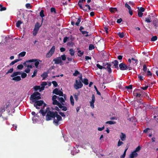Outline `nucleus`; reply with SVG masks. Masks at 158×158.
<instances>
[{
	"instance_id": "bb28decb",
	"label": "nucleus",
	"mask_w": 158,
	"mask_h": 158,
	"mask_svg": "<svg viewBox=\"0 0 158 158\" xmlns=\"http://www.w3.org/2000/svg\"><path fill=\"white\" fill-rule=\"evenodd\" d=\"M37 71H38L36 69H35L34 70L33 73V74L31 76L32 77V78L36 76L37 73Z\"/></svg>"
},
{
	"instance_id": "9b49d317",
	"label": "nucleus",
	"mask_w": 158,
	"mask_h": 158,
	"mask_svg": "<svg viewBox=\"0 0 158 158\" xmlns=\"http://www.w3.org/2000/svg\"><path fill=\"white\" fill-rule=\"evenodd\" d=\"M57 98V97L56 95H54L52 97V100L53 101L52 103L53 105H56L59 103V102L58 101H57V100H56Z\"/></svg>"
},
{
	"instance_id": "412c9836",
	"label": "nucleus",
	"mask_w": 158,
	"mask_h": 158,
	"mask_svg": "<svg viewBox=\"0 0 158 158\" xmlns=\"http://www.w3.org/2000/svg\"><path fill=\"white\" fill-rule=\"evenodd\" d=\"M70 100L71 104L72 105V106H73L74 103V100L72 96H70Z\"/></svg>"
},
{
	"instance_id": "f8f14e48",
	"label": "nucleus",
	"mask_w": 158,
	"mask_h": 158,
	"mask_svg": "<svg viewBox=\"0 0 158 158\" xmlns=\"http://www.w3.org/2000/svg\"><path fill=\"white\" fill-rule=\"evenodd\" d=\"M53 61L56 64H61L62 63V61L61 59V58L60 57H57L54 59Z\"/></svg>"
},
{
	"instance_id": "f257e3e1",
	"label": "nucleus",
	"mask_w": 158,
	"mask_h": 158,
	"mask_svg": "<svg viewBox=\"0 0 158 158\" xmlns=\"http://www.w3.org/2000/svg\"><path fill=\"white\" fill-rule=\"evenodd\" d=\"M43 105V108L40 111L43 116L46 114V119L47 121L52 119V118H54L53 123L56 125H59L60 122L62 120V118L60 116L57 114L56 112H55L50 111V108L47 106V105L44 103L42 100H40L35 102L34 106L37 109H40L39 106Z\"/></svg>"
},
{
	"instance_id": "c03bdc74",
	"label": "nucleus",
	"mask_w": 158,
	"mask_h": 158,
	"mask_svg": "<svg viewBox=\"0 0 158 158\" xmlns=\"http://www.w3.org/2000/svg\"><path fill=\"white\" fill-rule=\"evenodd\" d=\"M81 22V19L80 18L77 19V22H76V24L77 26H78Z\"/></svg>"
},
{
	"instance_id": "0e129e2a",
	"label": "nucleus",
	"mask_w": 158,
	"mask_h": 158,
	"mask_svg": "<svg viewBox=\"0 0 158 158\" xmlns=\"http://www.w3.org/2000/svg\"><path fill=\"white\" fill-rule=\"evenodd\" d=\"M51 11L52 12H54L55 13L56 11L55 9L54 8H52L51 9Z\"/></svg>"
},
{
	"instance_id": "c85d7f7f",
	"label": "nucleus",
	"mask_w": 158,
	"mask_h": 158,
	"mask_svg": "<svg viewBox=\"0 0 158 158\" xmlns=\"http://www.w3.org/2000/svg\"><path fill=\"white\" fill-rule=\"evenodd\" d=\"M106 124H109L110 125L114 124L116 123L115 122L113 121H108L106 122Z\"/></svg>"
},
{
	"instance_id": "e433bc0d",
	"label": "nucleus",
	"mask_w": 158,
	"mask_h": 158,
	"mask_svg": "<svg viewBox=\"0 0 158 158\" xmlns=\"http://www.w3.org/2000/svg\"><path fill=\"white\" fill-rule=\"evenodd\" d=\"M22 23V22L21 21H19L16 23V26L17 27H19L20 26V24H21Z\"/></svg>"
},
{
	"instance_id": "7ed1b4c3",
	"label": "nucleus",
	"mask_w": 158,
	"mask_h": 158,
	"mask_svg": "<svg viewBox=\"0 0 158 158\" xmlns=\"http://www.w3.org/2000/svg\"><path fill=\"white\" fill-rule=\"evenodd\" d=\"M40 99H41L40 94L38 92H34L30 97V100L32 102H35L37 100Z\"/></svg>"
},
{
	"instance_id": "09e8293b",
	"label": "nucleus",
	"mask_w": 158,
	"mask_h": 158,
	"mask_svg": "<svg viewBox=\"0 0 158 158\" xmlns=\"http://www.w3.org/2000/svg\"><path fill=\"white\" fill-rule=\"evenodd\" d=\"M31 69L30 68H27L24 71L27 73H29Z\"/></svg>"
},
{
	"instance_id": "5fc2aeb1",
	"label": "nucleus",
	"mask_w": 158,
	"mask_h": 158,
	"mask_svg": "<svg viewBox=\"0 0 158 158\" xmlns=\"http://www.w3.org/2000/svg\"><path fill=\"white\" fill-rule=\"evenodd\" d=\"M125 6L129 10L131 9V7L127 3L125 4Z\"/></svg>"
},
{
	"instance_id": "13d9d810",
	"label": "nucleus",
	"mask_w": 158,
	"mask_h": 158,
	"mask_svg": "<svg viewBox=\"0 0 158 158\" xmlns=\"http://www.w3.org/2000/svg\"><path fill=\"white\" fill-rule=\"evenodd\" d=\"M26 6L27 7V8H28V9L30 8L31 7V6H30V4L29 3L27 4L26 5Z\"/></svg>"
},
{
	"instance_id": "4be33fe9",
	"label": "nucleus",
	"mask_w": 158,
	"mask_h": 158,
	"mask_svg": "<svg viewBox=\"0 0 158 158\" xmlns=\"http://www.w3.org/2000/svg\"><path fill=\"white\" fill-rule=\"evenodd\" d=\"M110 10L111 13H114L117 10L116 8H110Z\"/></svg>"
},
{
	"instance_id": "c9c22d12",
	"label": "nucleus",
	"mask_w": 158,
	"mask_h": 158,
	"mask_svg": "<svg viewBox=\"0 0 158 158\" xmlns=\"http://www.w3.org/2000/svg\"><path fill=\"white\" fill-rule=\"evenodd\" d=\"M97 67L100 69H105V68L103 67L101 65L99 64H97L96 65Z\"/></svg>"
},
{
	"instance_id": "f03ea898",
	"label": "nucleus",
	"mask_w": 158,
	"mask_h": 158,
	"mask_svg": "<svg viewBox=\"0 0 158 158\" xmlns=\"http://www.w3.org/2000/svg\"><path fill=\"white\" fill-rule=\"evenodd\" d=\"M20 74L23 78H25L27 76V74L25 73L22 72H15L11 75V77H12V80L16 81H20L21 80V78L20 76H18V75Z\"/></svg>"
},
{
	"instance_id": "864d4df0",
	"label": "nucleus",
	"mask_w": 158,
	"mask_h": 158,
	"mask_svg": "<svg viewBox=\"0 0 158 158\" xmlns=\"http://www.w3.org/2000/svg\"><path fill=\"white\" fill-rule=\"evenodd\" d=\"M104 129V126H103L102 127H98V131H101L103 130Z\"/></svg>"
},
{
	"instance_id": "49530a36",
	"label": "nucleus",
	"mask_w": 158,
	"mask_h": 158,
	"mask_svg": "<svg viewBox=\"0 0 158 158\" xmlns=\"http://www.w3.org/2000/svg\"><path fill=\"white\" fill-rule=\"evenodd\" d=\"M94 46L92 44L89 45V49L90 50H92L94 48Z\"/></svg>"
},
{
	"instance_id": "f3484780",
	"label": "nucleus",
	"mask_w": 158,
	"mask_h": 158,
	"mask_svg": "<svg viewBox=\"0 0 158 158\" xmlns=\"http://www.w3.org/2000/svg\"><path fill=\"white\" fill-rule=\"evenodd\" d=\"M120 137L122 141H125L126 140V136L125 134L121 133L120 135Z\"/></svg>"
},
{
	"instance_id": "4468645a",
	"label": "nucleus",
	"mask_w": 158,
	"mask_h": 158,
	"mask_svg": "<svg viewBox=\"0 0 158 158\" xmlns=\"http://www.w3.org/2000/svg\"><path fill=\"white\" fill-rule=\"evenodd\" d=\"M138 154L136 152L133 151L132 152L130 155V158H134V157H137Z\"/></svg>"
},
{
	"instance_id": "9d476101",
	"label": "nucleus",
	"mask_w": 158,
	"mask_h": 158,
	"mask_svg": "<svg viewBox=\"0 0 158 158\" xmlns=\"http://www.w3.org/2000/svg\"><path fill=\"white\" fill-rule=\"evenodd\" d=\"M95 100L94 95L93 94L92 96V100L89 102L90 104V106L91 108L93 109L94 108V103Z\"/></svg>"
},
{
	"instance_id": "b1692460",
	"label": "nucleus",
	"mask_w": 158,
	"mask_h": 158,
	"mask_svg": "<svg viewBox=\"0 0 158 158\" xmlns=\"http://www.w3.org/2000/svg\"><path fill=\"white\" fill-rule=\"evenodd\" d=\"M20 60L19 59H16L15 60L12 61L11 63L10 64V65L11 66L13 64H14L15 63H16V62H18V61Z\"/></svg>"
},
{
	"instance_id": "3c124183",
	"label": "nucleus",
	"mask_w": 158,
	"mask_h": 158,
	"mask_svg": "<svg viewBox=\"0 0 158 158\" xmlns=\"http://www.w3.org/2000/svg\"><path fill=\"white\" fill-rule=\"evenodd\" d=\"M143 70L145 73H146L147 72V71H148L147 69V67L145 65H143Z\"/></svg>"
},
{
	"instance_id": "dca6fc26",
	"label": "nucleus",
	"mask_w": 158,
	"mask_h": 158,
	"mask_svg": "<svg viewBox=\"0 0 158 158\" xmlns=\"http://www.w3.org/2000/svg\"><path fill=\"white\" fill-rule=\"evenodd\" d=\"M28 60L26 61L25 63H24V64L25 65V66L26 67H27V68H29L30 69H32L33 68L32 65H30L28 63H31L30 62H28Z\"/></svg>"
},
{
	"instance_id": "0eeeda50",
	"label": "nucleus",
	"mask_w": 158,
	"mask_h": 158,
	"mask_svg": "<svg viewBox=\"0 0 158 158\" xmlns=\"http://www.w3.org/2000/svg\"><path fill=\"white\" fill-rule=\"evenodd\" d=\"M55 50V46H53L46 55V57L49 58L54 53Z\"/></svg>"
},
{
	"instance_id": "603ef678",
	"label": "nucleus",
	"mask_w": 158,
	"mask_h": 158,
	"mask_svg": "<svg viewBox=\"0 0 158 158\" xmlns=\"http://www.w3.org/2000/svg\"><path fill=\"white\" fill-rule=\"evenodd\" d=\"M138 15L139 17H141L143 15V13L140 12V11H139L138 12Z\"/></svg>"
},
{
	"instance_id": "5701e85b",
	"label": "nucleus",
	"mask_w": 158,
	"mask_h": 158,
	"mask_svg": "<svg viewBox=\"0 0 158 158\" xmlns=\"http://www.w3.org/2000/svg\"><path fill=\"white\" fill-rule=\"evenodd\" d=\"M112 63L114 64V66L115 68H116L118 67V62L117 60H115L112 62Z\"/></svg>"
},
{
	"instance_id": "393cba45",
	"label": "nucleus",
	"mask_w": 158,
	"mask_h": 158,
	"mask_svg": "<svg viewBox=\"0 0 158 158\" xmlns=\"http://www.w3.org/2000/svg\"><path fill=\"white\" fill-rule=\"evenodd\" d=\"M48 76L47 73H44L41 75V77L43 78V79H45Z\"/></svg>"
},
{
	"instance_id": "69168bd1",
	"label": "nucleus",
	"mask_w": 158,
	"mask_h": 158,
	"mask_svg": "<svg viewBox=\"0 0 158 158\" xmlns=\"http://www.w3.org/2000/svg\"><path fill=\"white\" fill-rule=\"evenodd\" d=\"M146 73H147V75H152V73H151L150 71H149V70L147 71Z\"/></svg>"
},
{
	"instance_id": "4c0bfd02",
	"label": "nucleus",
	"mask_w": 158,
	"mask_h": 158,
	"mask_svg": "<svg viewBox=\"0 0 158 158\" xmlns=\"http://www.w3.org/2000/svg\"><path fill=\"white\" fill-rule=\"evenodd\" d=\"M131 60L133 61V63L135 64H137L138 61L137 59H135L134 58H132Z\"/></svg>"
},
{
	"instance_id": "338daca9",
	"label": "nucleus",
	"mask_w": 158,
	"mask_h": 158,
	"mask_svg": "<svg viewBox=\"0 0 158 158\" xmlns=\"http://www.w3.org/2000/svg\"><path fill=\"white\" fill-rule=\"evenodd\" d=\"M85 59L86 60H88L91 59V57L88 56H86L85 57Z\"/></svg>"
},
{
	"instance_id": "2f4dec72",
	"label": "nucleus",
	"mask_w": 158,
	"mask_h": 158,
	"mask_svg": "<svg viewBox=\"0 0 158 158\" xmlns=\"http://www.w3.org/2000/svg\"><path fill=\"white\" fill-rule=\"evenodd\" d=\"M58 100L61 103H62V102H64V99L62 97H60V98L58 97Z\"/></svg>"
},
{
	"instance_id": "20e7f679",
	"label": "nucleus",
	"mask_w": 158,
	"mask_h": 158,
	"mask_svg": "<svg viewBox=\"0 0 158 158\" xmlns=\"http://www.w3.org/2000/svg\"><path fill=\"white\" fill-rule=\"evenodd\" d=\"M47 83L45 82H44L42 83L40 86H36L34 87V89L35 91L39 90L41 91V90H43L44 89L45 86L47 85Z\"/></svg>"
},
{
	"instance_id": "8fccbe9b",
	"label": "nucleus",
	"mask_w": 158,
	"mask_h": 158,
	"mask_svg": "<svg viewBox=\"0 0 158 158\" xmlns=\"http://www.w3.org/2000/svg\"><path fill=\"white\" fill-rule=\"evenodd\" d=\"M138 9H139V11H140L141 12H144L145 10V9L144 8L142 7H140V8L139 7Z\"/></svg>"
},
{
	"instance_id": "423d86ee",
	"label": "nucleus",
	"mask_w": 158,
	"mask_h": 158,
	"mask_svg": "<svg viewBox=\"0 0 158 158\" xmlns=\"http://www.w3.org/2000/svg\"><path fill=\"white\" fill-rule=\"evenodd\" d=\"M83 86V84L80 81L76 80V82L74 85V88L76 89L81 88Z\"/></svg>"
},
{
	"instance_id": "473e14b6",
	"label": "nucleus",
	"mask_w": 158,
	"mask_h": 158,
	"mask_svg": "<svg viewBox=\"0 0 158 158\" xmlns=\"http://www.w3.org/2000/svg\"><path fill=\"white\" fill-rule=\"evenodd\" d=\"M86 8H87L89 10L90 9V6L89 5H86L85 6V7H84L83 10H87V9Z\"/></svg>"
},
{
	"instance_id": "a19ab883",
	"label": "nucleus",
	"mask_w": 158,
	"mask_h": 158,
	"mask_svg": "<svg viewBox=\"0 0 158 158\" xmlns=\"http://www.w3.org/2000/svg\"><path fill=\"white\" fill-rule=\"evenodd\" d=\"M140 147L139 146L136 148L134 151L136 152H139L140 150Z\"/></svg>"
},
{
	"instance_id": "ea45409f",
	"label": "nucleus",
	"mask_w": 158,
	"mask_h": 158,
	"mask_svg": "<svg viewBox=\"0 0 158 158\" xmlns=\"http://www.w3.org/2000/svg\"><path fill=\"white\" fill-rule=\"evenodd\" d=\"M81 32L82 33V34L85 35L86 36H87L88 35V32L86 31H81Z\"/></svg>"
},
{
	"instance_id": "39448f33",
	"label": "nucleus",
	"mask_w": 158,
	"mask_h": 158,
	"mask_svg": "<svg viewBox=\"0 0 158 158\" xmlns=\"http://www.w3.org/2000/svg\"><path fill=\"white\" fill-rule=\"evenodd\" d=\"M41 26V24H40V23H37L35 25V28L33 31V35L35 36L39 29L40 27Z\"/></svg>"
},
{
	"instance_id": "7c9ffc66",
	"label": "nucleus",
	"mask_w": 158,
	"mask_h": 158,
	"mask_svg": "<svg viewBox=\"0 0 158 158\" xmlns=\"http://www.w3.org/2000/svg\"><path fill=\"white\" fill-rule=\"evenodd\" d=\"M82 82L85 85L88 84V80L86 79H84V80L82 81Z\"/></svg>"
},
{
	"instance_id": "1a4fd4ad",
	"label": "nucleus",
	"mask_w": 158,
	"mask_h": 158,
	"mask_svg": "<svg viewBox=\"0 0 158 158\" xmlns=\"http://www.w3.org/2000/svg\"><path fill=\"white\" fill-rule=\"evenodd\" d=\"M53 93L60 96H64V94L62 92L58 90L57 88L55 89L53 91ZM64 98L65 99V95L64 96Z\"/></svg>"
},
{
	"instance_id": "052dcab7",
	"label": "nucleus",
	"mask_w": 158,
	"mask_h": 158,
	"mask_svg": "<svg viewBox=\"0 0 158 158\" xmlns=\"http://www.w3.org/2000/svg\"><path fill=\"white\" fill-rule=\"evenodd\" d=\"M79 72L77 71H76L74 73H73V75L74 76H76L78 74H79Z\"/></svg>"
},
{
	"instance_id": "6e6d98bb",
	"label": "nucleus",
	"mask_w": 158,
	"mask_h": 158,
	"mask_svg": "<svg viewBox=\"0 0 158 158\" xmlns=\"http://www.w3.org/2000/svg\"><path fill=\"white\" fill-rule=\"evenodd\" d=\"M52 83L53 85L55 87H56L57 85V82L55 81H53L52 82Z\"/></svg>"
},
{
	"instance_id": "f704fd0d",
	"label": "nucleus",
	"mask_w": 158,
	"mask_h": 158,
	"mask_svg": "<svg viewBox=\"0 0 158 158\" xmlns=\"http://www.w3.org/2000/svg\"><path fill=\"white\" fill-rule=\"evenodd\" d=\"M118 34L119 36V37L121 38H123L124 36V34L123 32H119L118 33Z\"/></svg>"
},
{
	"instance_id": "774afa93",
	"label": "nucleus",
	"mask_w": 158,
	"mask_h": 158,
	"mask_svg": "<svg viewBox=\"0 0 158 158\" xmlns=\"http://www.w3.org/2000/svg\"><path fill=\"white\" fill-rule=\"evenodd\" d=\"M122 21V20L121 19H118L117 20V22L118 23H121Z\"/></svg>"
},
{
	"instance_id": "37998d69",
	"label": "nucleus",
	"mask_w": 158,
	"mask_h": 158,
	"mask_svg": "<svg viewBox=\"0 0 158 158\" xmlns=\"http://www.w3.org/2000/svg\"><path fill=\"white\" fill-rule=\"evenodd\" d=\"M6 7H3L0 4V10L2 11L3 10H6Z\"/></svg>"
},
{
	"instance_id": "6e6552de",
	"label": "nucleus",
	"mask_w": 158,
	"mask_h": 158,
	"mask_svg": "<svg viewBox=\"0 0 158 158\" xmlns=\"http://www.w3.org/2000/svg\"><path fill=\"white\" fill-rule=\"evenodd\" d=\"M40 60H39L35 59H32L30 60H28V62H35V65L36 68L37 69L38 68V65L40 64Z\"/></svg>"
},
{
	"instance_id": "a18cd8bd",
	"label": "nucleus",
	"mask_w": 158,
	"mask_h": 158,
	"mask_svg": "<svg viewBox=\"0 0 158 158\" xmlns=\"http://www.w3.org/2000/svg\"><path fill=\"white\" fill-rule=\"evenodd\" d=\"M83 54V52L81 51H79L78 52V56H81Z\"/></svg>"
},
{
	"instance_id": "2eb2a0df",
	"label": "nucleus",
	"mask_w": 158,
	"mask_h": 158,
	"mask_svg": "<svg viewBox=\"0 0 158 158\" xmlns=\"http://www.w3.org/2000/svg\"><path fill=\"white\" fill-rule=\"evenodd\" d=\"M56 106H58L59 108L61 109L62 110L64 111H66L67 110V108L64 106H63L60 102L59 104H57Z\"/></svg>"
},
{
	"instance_id": "bf43d9fd",
	"label": "nucleus",
	"mask_w": 158,
	"mask_h": 158,
	"mask_svg": "<svg viewBox=\"0 0 158 158\" xmlns=\"http://www.w3.org/2000/svg\"><path fill=\"white\" fill-rule=\"evenodd\" d=\"M94 87L97 91V94L99 95H100V94H101L98 91L97 89L96 88V86H94Z\"/></svg>"
},
{
	"instance_id": "de8ad7c7",
	"label": "nucleus",
	"mask_w": 158,
	"mask_h": 158,
	"mask_svg": "<svg viewBox=\"0 0 158 158\" xmlns=\"http://www.w3.org/2000/svg\"><path fill=\"white\" fill-rule=\"evenodd\" d=\"M40 15L42 17H44V11L43 10H41L40 12Z\"/></svg>"
},
{
	"instance_id": "ddd939ff",
	"label": "nucleus",
	"mask_w": 158,
	"mask_h": 158,
	"mask_svg": "<svg viewBox=\"0 0 158 158\" xmlns=\"http://www.w3.org/2000/svg\"><path fill=\"white\" fill-rule=\"evenodd\" d=\"M119 67L120 69L122 70H124L128 69L127 66L123 63H121L119 65Z\"/></svg>"
},
{
	"instance_id": "aec40b11",
	"label": "nucleus",
	"mask_w": 158,
	"mask_h": 158,
	"mask_svg": "<svg viewBox=\"0 0 158 158\" xmlns=\"http://www.w3.org/2000/svg\"><path fill=\"white\" fill-rule=\"evenodd\" d=\"M79 152V151L78 150H77L75 148H74L72 152V153L73 155H74L77 153H78Z\"/></svg>"
},
{
	"instance_id": "a878e982",
	"label": "nucleus",
	"mask_w": 158,
	"mask_h": 158,
	"mask_svg": "<svg viewBox=\"0 0 158 158\" xmlns=\"http://www.w3.org/2000/svg\"><path fill=\"white\" fill-rule=\"evenodd\" d=\"M69 51L71 56H73L74 55L75 52L74 50L72 48L70 49L69 50Z\"/></svg>"
},
{
	"instance_id": "58836bf2",
	"label": "nucleus",
	"mask_w": 158,
	"mask_h": 158,
	"mask_svg": "<svg viewBox=\"0 0 158 158\" xmlns=\"http://www.w3.org/2000/svg\"><path fill=\"white\" fill-rule=\"evenodd\" d=\"M14 69L13 68H11L9 69L6 73V74H7L9 73H11L13 71Z\"/></svg>"
},
{
	"instance_id": "4d7b16f0",
	"label": "nucleus",
	"mask_w": 158,
	"mask_h": 158,
	"mask_svg": "<svg viewBox=\"0 0 158 158\" xmlns=\"http://www.w3.org/2000/svg\"><path fill=\"white\" fill-rule=\"evenodd\" d=\"M145 21L147 23H150L151 21V19L149 18H146Z\"/></svg>"
},
{
	"instance_id": "a211bd4d",
	"label": "nucleus",
	"mask_w": 158,
	"mask_h": 158,
	"mask_svg": "<svg viewBox=\"0 0 158 158\" xmlns=\"http://www.w3.org/2000/svg\"><path fill=\"white\" fill-rule=\"evenodd\" d=\"M26 54V52L25 51H23L21 52L20 53H19L18 55V57L19 58H20L21 57H23L25 56Z\"/></svg>"
},
{
	"instance_id": "6ab92c4d",
	"label": "nucleus",
	"mask_w": 158,
	"mask_h": 158,
	"mask_svg": "<svg viewBox=\"0 0 158 158\" xmlns=\"http://www.w3.org/2000/svg\"><path fill=\"white\" fill-rule=\"evenodd\" d=\"M55 105H53L51 107L52 109L53 110H56L57 111H59L60 109H59V107H58L57 106H55Z\"/></svg>"
},
{
	"instance_id": "79ce46f5",
	"label": "nucleus",
	"mask_w": 158,
	"mask_h": 158,
	"mask_svg": "<svg viewBox=\"0 0 158 158\" xmlns=\"http://www.w3.org/2000/svg\"><path fill=\"white\" fill-rule=\"evenodd\" d=\"M157 39V37L156 36H153L151 38V41H154L156 40Z\"/></svg>"
},
{
	"instance_id": "cd10ccee",
	"label": "nucleus",
	"mask_w": 158,
	"mask_h": 158,
	"mask_svg": "<svg viewBox=\"0 0 158 158\" xmlns=\"http://www.w3.org/2000/svg\"><path fill=\"white\" fill-rule=\"evenodd\" d=\"M60 57L61 58V60H62L63 61L65 60L66 59V56L64 55H61Z\"/></svg>"
},
{
	"instance_id": "680f3d73",
	"label": "nucleus",
	"mask_w": 158,
	"mask_h": 158,
	"mask_svg": "<svg viewBox=\"0 0 158 158\" xmlns=\"http://www.w3.org/2000/svg\"><path fill=\"white\" fill-rule=\"evenodd\" d=\"M68 39V38L67 37H65L64 38V40H63V42L64 43H66Z\"/></svg>"
},
{
	"instance_id": "c756f323",
	"label": "nucleus",
	"mask_w": 158,
	"mask_h": 158,
	"mask_svg": "<svg viewBox=\"0 0 158 158\" xmlns=\"http://www.w3.org/2000/svg\"><path fill=\"white\" fill-rule=\"evenodd\" d=\"M123 144V143L121 141L120 139H119L117 143V146L118 147H119Z\"/></svg>"
},
{
	"instance_id": "e2e57ef3",
	"label": "nucleus",
	"mask_w": 158,
	"mask_h": 158,
	"mask_svg": "<svg viewBox=\"0 0 158 158\" xmlns=\"http://www.w3.org/2000/svg\"><path fill=\"white\" fill-rule=\"evenodd\" d=\"M60 50L61 52H63L65 51V49L64 48L62 47L60 48Z\"/></svg>"
},
{
	"instance_id": "72a5a7b5",
	"label": "nucleus",
	"mask_w": 158,
	"mask_h": 158,
	"mask_svg": "<svg viewBox=\"0 0 158 158\" xmlns=\"http://www.w3.org/2000/svg\"><path fill=\"white\" fill-rule=\"evenodd\" d=\"M23 68V66L22 64H19L17 66V68L19 70H22Z\"/></svg>"
}]
</instances>
